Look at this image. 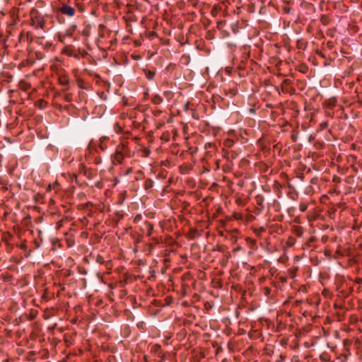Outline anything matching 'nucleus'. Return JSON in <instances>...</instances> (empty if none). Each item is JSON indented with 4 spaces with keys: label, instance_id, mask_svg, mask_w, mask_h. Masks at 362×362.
Returning <instances> with one entry per match:
<instances>
[{
    "label": "nucleus",
    "instance_id": "30",
    "mask_svg": "<svg viewBox=\"0 0 362 362\" xmlns=\"http://www.w3.org/2000/svg\"><path fill=\"white\" fill-rule=\"evenodd\" d=\"M341 181V177L338 176H334L333 177V182L335 183H339Z\"/></svg>",
    "mask_w": 362,
    "mask_h": 362
},
{
    "label": "nucleus",
    "instance_id": "13",
    "mask_svg": "<svg viewBox=\"0 0 362 362\" xmlns=\"http://www.w3.org/2000/svg\"><path fill=\"white\" fill-rule=\"evenodd\" d=\"M155 72L153 71L148 70L145 72L146 77L148 80H153L155 76Z\"/></svg>",
    "mask_w": 362,
    "mask_h": 362
},
{
    "label": "nucleus",
    "instance_id": "19",
    "mask_svg": "<svg viewBox=\"0 0 362 362\" xmlns=\"http://www.w3.org/2000/svg\"><path fill=\"white\" fill-rule=\"evenodd\" d=\"M329 123L327 121L322 122L320 124V128L321 130L325 129L328 127Z\"/></svg>",
    "mask_w": 362,
    "mask_h": 362
},
{
    "label": "nucleus",
    "instance_id": "1",
    "mask_svg": "<svg viewBox=\"0 0 362 362\" xmlns=\"http://www.w3.org/2000/svg\"><path fill=\"white\" fill-rule=\"evenodd\" d=\"M127 157H131V151L127 146V142H122L116 146L112 159L113 165L122 164Z\"/></svg>",
    "mask_w": 362,
    "mask_h": 362
},
{
    "label": "nucleus",
    "instance_id": "6",
    "mask_svg": "<svg viewBox=\"0 0 362 362\" xmlns=\"http://www.w3.org/2000/svg\"><path fill=\"white\" fill-rule=\"evenodd\" d=\"M151 243H149L146 245L149 252H151L154 245H158L161 242V238L160 237H152L151 238Z\"/></svg>",
    "mask_w": 362,
    "mask_h": 362
},
{
    "label": "nucleus",
    "instance_id": "3",
    "mask_svg": "<svg viewBox=\"0 0 362 362\" xmlns=\"http://www.w3.org/2000/svg\"><path fill=\"white\" fill-rule=\"evenodd\" d=\"M58 12L68 17H73L76 13V10L74 7L66 4H62L58 8Z\"/></svg>",
    "mask_w": 362,
    "mask_h": 362
},
{
    "label": "nucleus",
    "instance_id": "42",
    "mask_svg": "<svg viewBox=\"0 0 362 362\" xmlns=\"http://www.w3.org/2000/svg\"><path fill=\"white\" fill-rule=\"evenodd\" d=\"M240 250V247H237V248L234 249V251H237V250Z\"/></svg>",
    "mask_w": 362,
    "mask_h": 362
},
{
    "label": "nucleus",
    "instance_id": "35",
    "mask_svg": "<svg viewBox=\"0 0 362 362\" xmlns=\"http://www.w3.org/2000/svg\"><path fill=\"white\" fill-rule=\"evenodd\" d=\"M52 185L49 184L47 187V191H51L52 190Z\"/></svg>",
    "mask_w": 362,
    "mask_h": 362
},
{
    "label": "nucleus",
    "instance_id": "15",
    "mask_svg": "<svg viewBox=\"0 0 362 362\" xmlns=\"http://www.w3.org/2000/svg\"><path fill=\"white\" fill-rule=\"evenodd\" d=\"M230 93V97L234 96L238 93V90L235 88H230L228 89V93H226V94Z\"/></svg>",
    "mask_w": 362,
    "mask_h": 362
},
{
    "label": "nucleus",
    "instance_id": "16",
    "mask_svg": "<svg viewBox=\"0 0 362 362\" xmlns=\"http://www.w3.org/2000/svg\"><path fill=\"white\" fill-rule=\"evenodd\" d=\"M114 129H115V132L117 134L122 132V131L121 126L117 122L114 124Z\"/></svg>",
    "mask_w": 362,
    "mask_h": 362
},
{
    "label": "nucleus",
    "instance_id": "24",
    "mask_svg": "<svg viewBox=\"0 0 362 362\" xmlns=\"http://www.w3.org/2000/svg\"><path fill=\"white\" fill-rule=\"evenodd\" d=\"M52 187L55 190L56 193L59 189V182L57 181L54 182Z\"/></svg>",
    "mask_w": 362,
    "mask_h": 362
},
{
    "label": "nucleus",
    "instance_id": "41",
    "mask_svg": "<svg viewBox=\"0 0 362 362\" xmlns=\"http://www.w3.org/2000/svg\"><path fill=\"white\" fill-rule=\"evenodd\" d=\"M356 282H357V283H361V282H362V279H358L356 280Z\"/></svg>",
    "mask_w": 362,
    "mask_h": 362
},
{
    "label": "nucleus",
    "instance_id": "38",
    "mask_svg": "<svg viewBox=\"0 0 362 362\" xmlns=\"http://www.w3.org/2000/svg\"><path fill=\"white\" fill-rule=\"evenodd\" d=\"M138 250H139L138 247H135V246H134V252H138Z\"/></svg>",
    "mask_w": 362,
    "mask_h": 362
},
{
    "label": "nucleus",
    "instance_id": "12",
    "mask_svg": "<svg viewBox=\"0 0 362 362\" xmlns=\"http://www.w3.org/2000/svg\"><path fill=\"white\" fill-rule=\"evenodd\" d=\"M160 351H162L161 349V346L160 344H154L152 347H151V351L155 353V354H158V352H160Z\"/></svg>",
    "mask_w": 362,
    "mask_h": 362
},
{
    "label": "nucleus",
    "instance_id": "28",
    "mask_svg": "<svg viewBox=\"0 0 362 362\" xmlns=\"http://www.w3.org/2000/svg\"><path fill=\"white\" fill-rule=\"evenodd\" d=\"M157 355L159 358H161L162 361H163L165 358V354L163 351H160V352H158L157 354Z\"/></svg>",
    "mask_w": 362,
    "mask_h": 362
},
{
    "label": "nucleus",
    "instance_id": "23",
    "mask_svg": "<svg viewBox=\"0 0 362 362\" xmlns=\"http://www.w3.org/2000/svg\"><path fill=\"white\" fill-rule=\"evenodd\" d=\"M133 171V169L132 167L130 168H128L127 169H126L124 172H123V175L124 176H127L129 175H130Z\"/></svg>",
    "mask_w": 362,
    "mask_h": 362
},
{
    "label": "nucleus",
    "instance_id": "31",
    "mask_svg": "<svg viewBox=\"0 0 362 362\" xmlns=\"http://www.w3.org/2000/svg\"><path fill=\"white\" fill-rule=\"evenodd\" d=\"M279 281L283 283V284H285L287 282V277L286 276H281L279 277Z\"/></svg>",
    "mask_w": 362,
    "mask_h": 362
},
{
    "label": "nucleus",
    "instance_id": "40",
    "mask_svg": "<svg viewBox=\"0 0 362 362\" xmlns=\"http://www.w3.org/2000/svg\"><path fill=\"white\" fill-rule=\"evenodd\" d=\"M221 23H222V22L218 23V25H217L218 28H220V26H221Z\"/></svg>",
    "mask_w": 362,
    "mask_h": 362
},
{
    "label": "nucleus",
    "instance_id": "14",
    "mask_svg": "<svg viewBox=\"0 0 362 362\" xmlns=\"http://www.w3.org/2000/svg\"><path fill=\"white\" fill-rule=\"evenodd\" d=\"M320 22L325 25H327L329 24V19L327 16H322L321 18H320Z\"/></svg>",
    "mask_w": 362,
    "mask_h": 362
},
{
    "label": "nucleus",
    "instance_id": "22",
    "mask_svg": "<svg viewBox=\"0 0 362 362\" xmlns=\"http://www.w3.org/2000/svg\"><path fill=\"white\" fill-rule=\"evenodd\" d=\"M76 7L80 13H83L85 11V6L83 4H77Z\"/></svg>",
    "mask_w": 362,
    "mask_h": 362
},
{
    "label": "nucleus",
    "instance_id": "37",
    "mask_svg": "<svg viewBox=\"0 0 362 362\" xmlns=\"http://www.w3.org/2000/svg\"><path fill=\"white\" fill-rule=\"evenodd\" d=\"M62 226V221H59L57 223V228H59Z\"/></svg>",
    "mask_w": 362,
    "mask_h": 362
},
{
    "label": "nucleus",
    "instance_id": "36",
    "mask_svg": "<svg viewBox=\"0 0 362 362\" xmlns=\"http://www.w3.org/2000/svg\"><path fill=\"white\" fill-rule=\"evenodd\" d=\"M341 293H342V294H341V296H342L343 297H346V296H348V295H349V293H344V292H343V291H341Z\"/></svg>",
    "mask_w": 362,
    "mask_h": 362
},
{
    "label": "nucleus",
    "instance_id": "20",
    "mask_svg": "<svg viewBox=\"0 0 362 362\" xmlns=\"http://www.w3.org/2000/svg\"><path fill=\"white\" fill-rule=\"evenodd\" d=\"M295 243V240L293 238H289L286 241V245L288 247H292Z\"/></svg>",
    "mask_w": 362,
    "mask_h": 362
},
{
    "label": "nucleus",
    "instance_id": "33",
    "mask_svg": "<svg viewBox=\"0 0 362 362\" xmlns=\"http://www.w3.org/2000/svg\"><path fill=\"white\" fill-rule=\"evenodd\" d=\"M232 144H233V141H230V140H228V141H225L224 145H225L226 146L229 147V146H230V145H231Z\"/></svg>",
    "mask_w": 362,
    "mask_h": 362
},
{
    "label": "nucleus",
    "instance_id": "5",
    "mask_svg": "<svg viewBox=\"0 0 362 362\" xmlns=\"http://www.w3.org/2000/svg\"><path fill=\"white\" fill-rule=\"evenodd\" d=\"M153 224L149 221H145L144 226L141 228L143 233H146V236L151 237L153 233Z\"/></svg>",
    "mask_w": 362,
    "mask_h": 362
},
{
    "label": "nucleus",
    "instance_id": "17",
    "mask_svg": "<svg viewBox=\"0 0 362 362\" xmlns=\"http://www.w3.org/2000/svg\"><path fill=\"white\" fill-rule=\"evenodd\" d=\"M245 240H246L247 243H248L251 246H255L257 244V241L255 239H252L249 237L247 238Z\"/></svg>",
    "mask_w": 362,
    "mask_h": 362
},
{
    "label": "nucleus",
    "instance_id": "44",
    "mask_svg": "<svg viewBox=\"0 0 362 362\" xmlns=\"http://www.w3.org/2000/svg\"><path fill=\"white\" fill-rule=\"evenodd\" d=\"M139 173L141 174V175H143V173L141 171H139Z\"/></svg>",
    "mask_w": 362,
    "mask_h": 362
},
{
    "label": "nucleus",
    "instance_id": "25",
    "mask_svg": "<svg viewBox=\"0 0 362 362\" xmlns=\"http://www.w3.org/2000/svg\"><path fill=\"white\" fill-rule=\"evenodd\" d=\"M96 262L99 264H103L105 262V260L101 255H98L96 257Z\"/></svg>",
    "mask_w": 362,
    "mask_h": 362
},
{
    "label": "nucleus",
    "instance_id": "43",
    "mask_svg": "<svg viewBox=\"0 0 362 362\" xmlns=\"http://www.w3.org/2000/svg\"><path fill=\"white\" fill-rule=\"evenodd\" d=\"M266 293H267H267H269V288H267V292H266Z\"/></svg>",
    "mask_w": 362,
    "mask_h": 362
},
{
    "label": "nucleus",
    "instance_id": "27",
    "mask_svg": "<svg viewBox=\"0 0 362 362\" xmlns=\"http://www.w3.org/2000/svg\"><path fill=\"white\" fill-rule=\"evenodd\" d=\"M291 83V79H288V78H286V79H284V80L282 81L281 85H282V86H288V85H290Z\"/></svg>",
    "mask_w": 362,
    "mask_h": 362
},
{
    "label": "nucleus",
    "instance_id": "9",
    "mask_svg": "<svg viewBox=\"0 0 362 362\" xmlns=\"http://www.w3.org/2000/svg\"><path fill=\"white\" fill-rule=\"evenodd\" d=\"M144 187L146 190L151 189L153 187V181L149 178L146 179L144 182Z\"/></svg>",
    "mask_w": 362,
    "mask_h": 362
},
{
    "label": "nucleus",
    "instance_id": "34",
    "mask_svg": "<svg viewBox=\"0 0 362 362\" xmlns=\"http://www.w3.org/2000/svg\"><path fill=\"white\" fill-rule=\"evenodd\" d=\"M77 82H78V85L80 88H83V86H82V83H83V81L81 80H77Z\"/></svg>",
    "mask_w": 362,
    "mask_h": 362
},
{
    "label": "nucleus",
    "instance_id": "10",
    "mask_svg": "<svg viewBox=\"0 0 362 362\" xmlns=\"http://www.w3.org/2000/svg\"><path fill=\"white\" fill-rule=\"evenodd\" d=\"M151 102L153 104L158 105L163 102V98L159 95L156 94L152 96Z\"/></svg>",
    "mask_w": 362,
    "mask_h": 362
},
{
    "label": "nucleus",
    "instance_id": "11",
    "mask_svg": "<svg viewBox=\"0 0 362 362\" xmlns=\"http://www.w3.org/2000/svg\"><path fill=\"white\" fill-rule=\"evenodd\" d=\"M163 95L167 98L168 100H170L173 98L174 93L171 90H165L163 92Z\"/></svg>",
    "mask_w": 362,
    "mask_h": 362
},
{
    "label": "nucleus",
    "instance_id": "29",
    "mask_svg": "<svg viewBox=\"0 0 362 362\" xmlns=\"http://www.w3.org/2000/svg\"><path fill=\"white\" fill-rule=\"evenodd\" d=\"M141 241V236H138L135 240H134V245L135 247H138V245L139 243H140Z\"/></svg>",
    "mask_w": 362,
    "mask_h": 362
},
{
    "label": "nucleus",
    "instance_id": "32",
    "mask_svg": "<svg viewBox=\"0 0 362 362\" xmlns=\"http://www.w3.org/2000/svg\"><path fill=\"white\" fill-rule=\"evenodd\" d=\"M291 8L289 6H284V12L286 13H289L291 11Z\"/></svg>",
    "mask_w": 362,
    "mask_h": 362
},
{
    "label": "nucleus",
    "instance_id": "39",
    "mask_svg": "<svg viewBox=\"0 0 362 362\" xmlns=\"http://www.w3.org/2000/svg\"><path fill=\"white\" fill-rule=\"evenodd\" d=\"M221 23H222V22L218 23V25H217L218 28H220V26H221Z\"/></svg>",
    "mask_w": 362,
    "mask_h": 362
},
{
    "label": "nucleus",
    "instance_id": "7",
    "mask_svg": "<svg viewBox=\"0 0 362 362\" xmlns=\"http://www.w3.org/2000/svg\"><path fill=\"white\" fill-rule=\"evenodd\" d=\"M298 271V267H292L287 270V274L291 279L295 278Z\"/></svg>",
    "mask_w": 362,
    "mask_h": 362
},
{
    "label": "nucleus",
    "instance_id": "21",
    "mask_svg": "<svg viewBox=\"0 0 362 362\" xmlns=\"http://www.w3.org/2000/svg\"><path fill=\"white\" fill-rule=\"evenodd\" d=\"M73 99V95L71 93H67L64 95V100L66 102H71Z\"/></svg>",
    "mask_w": 362,
    "mask_h": 362
},
{
    "label": "nucleus",
    "instance_id": "18",
    "mask_svg": "<svg viewBox=\"0 0 362 362\" xmlns=\"http://www.w3.org/2000/svg\"><path fill=\"white\" fill-rule=\"evenodd\" d=\"M308 209V204L305 203H300L299 205V209L300 211H305Z\"/></svg>",
    "mask_w": 362,
    "mask_h": 362
},
{
    "label": "nucleus",
    "instance_id": "26",
    "mask_svg": "<svg viewBox=\"0 0 362 362\" xmlns=\"http://www.w3.org/2000/svg\"><path fill=\"white\" fill-rule=\"evenodd\" d=\"M142 219V216L141 214H137L134 216V221L135 223H137L139 221H140Z\"/></svg>",
    "mask_w": 362,
    "mask_h": 362
},
{
    "label": "nucleus",
    "instance_id": "8",
    "mask_svg": "<svg viewBox=\"0 0 362 362\" xmlns=\"http://www.w3.org/2000/svg\"><path fill=\"white\" fill-rule=\"evenodd\" d=\"M265 231H266V228L263 226L259 227V228H253V232L259 238H260L262 236V234L263 233H264Z\"/></svg>",
    "mask_w": 362,
    "mask_h": 362
},
{
    "label": "nucleus",
    "instance_id": "2",
    "mask_svg": "<svg viewBox=\"0 0 362 362\" xmlns=\"http://www.w3.org/2000/svg\"><path fill=\"white\" fill-rule=\"evenodd\" d=\"M31 25L35 26V28L43 29L45 25V21L42 15L40 14L39 12L33 9L31 13Z\"/></svg>",
    "mask_w": 362,
    "mask_h": 362
},
{
    "label": "nucleus",
    "instance_id": "4",
    "mask_svg": "<svg viewBox=\"0 0 362 362\" xmlns=\"http://www.w3.org/2000/svg\"><path fill=\"white\" fill-rule=\"evenodd\" d=\"M69 77L66 74H59L58 76V83L59 85L64 87L63 89L64 91H66L70 90L71 86L69 84Z\"/></svg>",
    "mask_w": 362,
    "mask_h": 362
}]
</instances>
